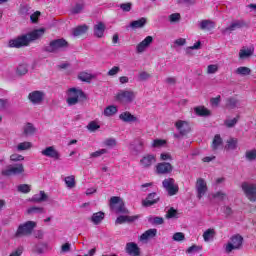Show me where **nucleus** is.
I'll use <instances>...</instances> for the list:
<instances>
[{
  "instance_id": "7ed1b4c3",
  "label": "nucleus",
  "mask_w": 256,
  "mask_h": 256,
  "mask_svg": "<svg viewBox=\"0 0 256 256\" xmlns=\"http://www.w3.org/2000/svg\"><path fill=\"white\" fill-rule=\"evenodd\" d=\"M110 209L117 215H129V210L125 207V202L118 196L110 198Z\"/></svg>"
},
{
  "instance_id": "5fc2aeb1",
  "label": "nucleus",
  "mask_w": 256,
  "mask_h": 256,
  "mask_svg": "<svg viewBox=\"0 0 256 256\" xmlns=\"http://www.w3.org/2000/svg\"><path fill=\"white\" fill-rule=\"evenodd\" d=\"M32 144L31 142H22L18 144L17 151H27V149H31Z\"/></svg>"
},
{
  "instance_id": "f257e3e1",
  "label": "nucleus",
  "mask_w": 256,
  "mask_h": 256,
  "mask_svg": "<svg viewBox=\"0 0 256 256\" xmlns=\"http://www.w3.org/2000/svg\"><path fill=\"white\" fill-rule=\"evenodd\" d=\"M79 101H87V94H85V92H83V90L81 89H77V88L68 89L66 103L70 107H73V105H77Z\"/></svg>"
},
{
  "instance_id": "5701e85b",
  "label": "nucleus",
  "mask_w": 256,
  "mask_h": 256,
  "mask_svg": "<svg viewBox=\"0 0 256 256\" xmlns=\"http://www.w3.org/2000/svg\"><path fill=\"white\" fill-rule=\"evenodd\" d=\"M119 119H120V121H123L124 123H137V121H139L137 116L131 114V112H129V111L122 112L119 115Z\"/></svg>"
},
{
  "instance_id": "20e7f679",
  "label": "nucleus",
  "mask_w": 256,
  "mask_h": 256,
  "mask_svg": "<svg viewBox=\"0 0 256 256\" xmlns=\"http://www.w3.org/2000/svg\"><path fill=\"white\" fill-rule=\"evenodd\" d=\"M35 227H37V222L35 221H27L23 224H20L14 237H16V239H19V237H29V235H32L33 229H35Z\"/></svg>"
},
{
  "instance_id": "c85d7f7f",
  "label": "nucleus",
  "mask_w": 256,
  "mask_h": 256,
  "mask_svg": "<svg viewBox=\"0 0 256 256\" xmlns=\"http://www.w3.org/2000/svg\"><path fill=\"white\" fill-rule=\"evenodd\" d=\"M87 31H89V26L84 24L74 28L72 34L74 35V37H79L81 35H85Z\"/></svg>"
},
{
  "instance_id": "f03ea898",
  "label": "nucleus",
  "mask_w": 256,
  "mask_h": 256,
  "mask_svg": "<svg viewBox=\"0 0 256 256\" xmlns=\"http://www.w3.org/2000/svg\"><path fill=\"white\" fill-rule=\"evenodd\" d=\"M67 48H69V42L60 38L50 41L49 44L43 47V51L46 53H59V51H65Z\"/></svg>"
},
{
  "instance_id": "6e6552de",
  "label": "nucleus",
  "mask_w": 256,
  "mask_h": 256,
  "mask_svg": "<svg viewBox=\"0 0 256 256\" xmlns=\"http://www.w3.org/2000/svg\"><path fill=\"white\" fill-rule=\"evenodd\" d=\"M225 248L226 253H231V251L236 249H241L243 247V237L239 234L233 235Z\"/></svg>"
},
{
  "instance_id": "09e8293b",
  "label": "nucleus",
  "mask_w": 256,
  "mask_h": 256,
  "mask_svg": "<svg viewBox=\"0 0 256 256\" xmlns=\"http://www.w3.org/2000/svg\"><path fill=\"white\" fill-rule=\"evenodd\" d=\"M247 161H256V149L247 150L245 153Z\"/></svg>"
},
{
  "instance_id": "473e14b6",
  "label": "nucleus",
  "mask_w": 256,
  "mask_h": 256,
  "mask_svg": "<svg viewBox=\"0 0 256 256\" xmlns=\"http://www.w3.org/2000/svg\"><path fill=\"white\" fill-rule=\"evenodd\" d=\"M144 25H147V18H140L130 23L132 29H143Z\"/></svg>"
},
{
  "instance_id": "338daca9",
  "label": "nucleus",
  "mask_w": 256,
  "mask_h": 256,
  "mask_svg": "<svg viewBox=\"0 0 256 256\" xmlns=\"http://www.w3.org/2000/svg\"><path fill=\"white\" fill-rule=\"evenodd\" d=\"M222 211L225 217H231V215H233V209L229 206H223Z\"/></svg>"
},
{
  "instance_id": "8fccbe9b",
  "label": "nucleus",
  "mask_w": 256,
  "mask_h": 256,
  "mask_svg": "<svg viewBox=\"0 0 256 256\" xmlns=\"http://www.w3.org/2000/svg\"><path fill=\"white\" fill-rule=\"evenodd\" d=\"M213 237H215V230L214 229H208L203 233L204 241H209L210 239H213Z\"/></svg>"
},
{
  "instance_id": "dca6fc26",
  "label": "nucleus",
  "mask_w": 256,
  "mask_h": 256,
  "mask_svg": "<svg viewBox=\"0 0 256 256\" xmlns=\"http://www.w3.org/2000/svg\"><path fill=\"white\" fill-rule=\"evenodd\" d=\"M172 171L173 165H171L169 162H161L156 166V172L158 175H169V173H172Z\"/></svg>"
},
{
  "instance_id": "37998d69",
  "label": "nucleus",
  "mask_w": 256,
  "mask_h": 256,
  "mask_svg": "<svg viewBox=\"0 0 256 256\" xmlns=\"http://www.w3.org/2000/svg\"><path fill=\"white\" fill-rule=\"evenodd\" d=\"M166 219H178L179 218V213L175 208L171 207L165 215Z\"/></svg>"
},
{
  "instance_id": "72a5a7b5",
  "label": "nucleus",
  "mask_w": 256,
  "mask_h": 256,
  "mask_svg": "<svg viewBox=\"0 0 256 256\" xmlns=\"http://www.w3.org/2000/svg\"><path fill=\"white\" fill-rule=\"evenodd\" d=\"M103 219H105V213L100 211V212L94 213L92 215V217L90 218V221H92V223L94 225H99V223H101V221H103Z\"/></svg>"
},
{
  "instance_id": "3c124183",
  "label": "nucleus",
  "mask_w": 256,
  "mask_h": 256,
  "mask_svg": "<svg viewBox=\"0 0 256 256\" xmlns=\"http://www.w3.org/2000/svg\"><path fill=\"white\" fill-rule=\"evenodd\" d=\"M64 181L68 189H73V187H75V176H67Z\"/></svg>"
},
{
  "instance_id": "c756f323",
  "label": "nucleus",
  "mask_w": 256,
  "mask_h": 256,
  "mask_svg": "<svg viewBox=\"0 0 256 256\" xmlns=\"http://www.w3.org/2000/svg\"><path fill=\"white\" fill-rule=\"evenodd\" d=\"M194 112L196 113V115H198V117H209V115H211V111L205 108V106L195 107Z\"/></svg>"
},
{
  "instance_id": "f3484780",
  "label": "nucleus",
  "mask_w": 256,
  "mask_h": 256,
  "mask_svg": "<svg viewBox=\"0 0 256 256\" xmlns=\"http://www.w3.org/2000/svg\"><path fill=\"white\" fill-rule=\"evenodd\" d=\"M196 191H197V197L199 199H202L205 193H207V182H205V179L198 178L196 181Z\"/></svg>"
},
{
  "instance_id": "ddd939ff",
  "label": "nucleus",
  "mask_w": 256,
  "mask_h": 256,
  "mask_svg": "<svg viewBox=\"0 0 256 256\" xmlns=\"http://www.w3.org/2000/svg\"><path fill=\"white\" fill-rule=\"evenodd\" d=\"M161 201V197L156 192L149 193L145 200L142 201L143 207H153Z\"/></svg>"
},
{
  "instance_id": "b1692460",
  "label": "nucleus",
  "mask_w": 256,
  "mask_h": 256,
  "mask_svg": "<svg viewBox=\"0 0 256 256\" xmlns=\"http://www.w3.org/2000/svg\"><path fill=\"white\" fill-rule=\"evenodd\" d=\"M241 103L239 102V99L235 96H230L225 99V108L226 109H237L240 107Z\"/></svg>"
},
{
  "instance_id": "603ef678",
  "label": "nucleus",
  "mask_w": 256,
  "mask_h": 256,
  "mask_svg": "<svg viewBox=\"0 0 256 256\" xmlns=\"http://www.w3.org/2000/svg\"><path fill=\"white\" fill-rule=\"evenodd\" d=\"M164 145H167V141H165L163 139H155V140H153L151 147L161 148V147H164Z\"/></svg>"
},
{
  "instance_id": "2f4dec72",
  "label": "nucleus",
  "mask_w": 256,
  "mask_h": 256,
  "mask_svg": "<svg viewBox=\"0 0 256 256\" xmlns=\"http://www.w3.org/2000/svg\"><path fill=\"white\" fill-rule=\"evenodd\" d=\"M130 151L132 155H139L143 152V141H138V144H130Z\"/></svg>"
},
{
  "instance_id": "bb28decb",
  "label": "nucleus",
  "mask_w": 256,
  "mask_h": 256,
  "mask_svg": "<svg viewBox=\"0 0 256 256\" xmlns=\"http://www.w3.org/2000/svg\"><path fill=\"white\" fill-rule=\"evenodd\" d=\"M49 196L45 193V191H40L39 194H35L32 196L30 201L32 203H45V201H48Z\"/></svg>"
},
{
  "instance_id": "69168bd1",
  "label": "nucleus",
  "mask_w": 256,
  "mask_h": 256,
  "mask_svg": "<svg viewBox=\"0 0 256 256\" xmlns=\"http://www.w3.org/2000/svg\"><path fill=\"white\" fill-rule=\"evenodd\" d=\"M220 103H221V95H218L217 97L210 99V104L213 107H219Z\"/></svg>"
},
{
  "instance_id": "79ce46f5",
  "label": "nucleus",
  "mask_w": 256,
  "mask_h": 256,
  "mask_svg": "<svg viewBox=\"0 0 256 256\" xmlns=\"http://www.w3.org/2000/svg\"><path fill=\"white\" fill-rule=\"evenodd\" d=\"M253 55V49L251 48H242L239 52V57L241 59H247L248 57H251Z\"/></svg>"
},
{
  "instance_id": "4468645a",
  "label": "nucleus",
  "mask_w": 256,
  "mask_h": 256,
  "mask_svg": "<svg viewBox=\"0 0 256 256\" xmlns=\"http://www.w3.org/2000/svg\"><path fill=\"white\" fill-rule=\"evenodd\" d=\"M41 154L44 155V157H49L50 159H54L55 161H59L61 159V154L53 146L46 147L44 150L41 151Z\"/></svg>"
},
{
  "instance_id": "e433bc0d",
  "label": "nucleus",
  "mask_w": 256,
  "mask_h": 256,
  "mask_svg": "<svg viewBox=\"0 0 256 256\" xmlns=\"http://www.w3.org/2000/svg\"><path fill=\"white\" fill-rule=\"evenodd\" d=\"M117 111H118L117 106L110 105L104 109L103 113H104L105 117H113V115H116Z\"/></svg>"
},
{
  "instance_id": "412c9836",
  "label": "nucleus",
  "mask_w": 256,
  "mask_h": 256,
  "mask_svg": "<svg viewBox=\"0 0 256 256\" xmlns=\"http://www.w3.org/2000/svg\"><path fill=\"white\" fill-rule=\"evenodd\" d=\"M126 253H128V255H132V256H140L141 255V249L139 248L137 243L128 242L126 244Z\"/></svg>"
},
{
  "instance_id": "423d86ee",
  "label": "nucleus",
  "mask_w": 256,
  "mask_h": 256,
  "mask_svg": "<svg viewBox=\"0 0 256 256\" xmlns=\"http://www.w3.org/2000/svg\"><path fill=\"white\" fill-rule=\"evenodd\" d=\"M22 173H25V167L22 163H18L15 165H8L6 169H3L1 171V175L4 177H11L13 175H21Z\"/></svg>"
},
{
  "instance_id": "f704fd0d",
  "label": "nucleus",
  "mask_w": 256,
  "mask_h": 256,
  "mask_svg": "<svg viewBox=\"0 0 256 256\" xmlns=\"http://www.w3.org/2000/svg\"><path fill=\"white\" fill-rule=\"evenodd\" d=\"M221 145H223V138H221V135L216 134L212 141V149L214 151H217V149H219V147H221Z\"/></svg>"
},
{
  "instance_id": "4d7b16f0",
  "label": "nucleus",
  "mask_w": 256,
  "mask_h": 256,
  "mask_svg": "<svg viewBox=\"0 0 256 256\" xmlns=\"http://www.w3.org/2000/svg\"><path fill=\"white\" fill-rule=\"evenodd\" d=\"M107 153H109V151L107 149H100L98 151L92 152L90 154V157L97 158V157H101V155H105Z\"/></svg>"
},
{
  "instance_id": "9d476101",
  "label": "nucleus",
  "mask_w": 256,
  "mask_h": 256,
  "mask_svg": "<svg viewBox=\"0 0 256 256\" xmlns=\"http://www.w3.org/2000/svg\"><path fill=\"white\" fill-rule=\"evenodd\" d=\"M28 45L29 40L27 39V36L25 34L22 36H18L15 39H11L8 42V47L15 49H21V47H27Z\"/></svg>"
},
{
  "instance_id": "c03bdc74",
  "label": "nucleus",
  "mask_w": 256,
  "mask_h": 256,
  "mask_svg": "<svg viewBox=\"0 0 256 256\" xmlns=\"http://www.w3.org/2000/svg\"><path fill=\"white\" fill-rule=\"evenodd\" d=\"M48 245L47 243H41V244H37L34 247V253H37L38 255H43V253H45V249H47Z\"/></svg>"
},
{
  "instance_id": "cd10ccee",
  "label": "nucleus",
  "mask_w": 256,
  "mask_h": 256,
  "mask_svg": "<svg viewBox=\"0 0 256 256\" xmlns=\"http://www.w3.org/2000/svg\"><path fill=\"white\" fill-rule=\"evenodd\" d=\"M154 237H157V229H149L140 236V241H148Z\"/></svg>"
},
{
  "instance_id": "0e129e2a",
  "label": "nucleus",
  "mask_w": 256,
  "mask_h": 256,
  "mask_svg": "<svg viewBox=\"0 0 256 256\" xmlns=\"http://www.w3.org/2000/svg\"><path fill=\"white\" fill-rule=\"evenodd\" d=\"M170 23H177L178 21H181V14L179 13H173L169 16Z\"/></svg>"
},
{
  "instance_id": "f8f14e48",
  "label": "nucleus",
  "mask_w": 256,
  "mask_h": 256,
  "mask_svg": "<svg viewBox=\"0 0 256 256\" xmlns=\"http://www.w3.org/2000/svg\"><path fill=\"white\" fill-rule=\"evenodd\" d=\"M28 100L32 105H41L45 101V92L35 90L28 94Z\"/></svg>"
},
{
  "instance_id": "2eb2a0df",
  "label": "nucleus",
  "mask_w": 256,
  "mask_h": 256,
  "mask_svg": "<svg viewBox=\"0 0 256 256\" xmlns=\"http://www.w3.org/2000/svg\"><path fill=\"white\" fill-rule=\"evenodd\" d=\"M175 127L182 137H185V135L191 132V126H189V122L187 121L178 120L175 123Z\"/></svg>"
},
{
  "instance_id": "a211bd4d",
  "label": "nucleus",
  "mask_w": 256,
  "mask_h": 256,
  "mask_svg": "<svg viewBox=\"0 0 256 256\" xmlns=\"http://www.w3.org/2000/svg\"><path fill=\"white\" fill-rule=\"evenodd\" d=\"M26 38L28 40V44L31 43V41H37V39H41L43 35H45V28H40L33 30L32 32L25 34Z\"/></svg>"
},
{
  "instance_id": "ea45409f",
  "label": "nucleus",
  "mask_w": 256,
  "mask_h": 256,
  "mask_svg": "<svg viewBox=\"0 0 256 256\" xmlns=\"http://www.w3.org/2000/svg\"><path fill=\"white\" fill-rule=\"evenodd\" d=\"M236 75H242L246 77L247 75H251V69L249 67L241 66L235 70Z\"/></svg>"
},
{
  "instance_id": "aec40b11",
  "label": "nucleus",
  "mask_w": 256,
  "mask_h": 256,
  "mask_svg": "<svg viewBox=\"0 0 256 256\" xmlns=\"http://www.w3.org/2000/svg\"><path fill=\"white\" fill-rule=\"evenodd\" d=\"M151 43H153V37L147 36L143 41H141L136 46V52L137 53H145V50L151 46Z\"/></svg>"
},
{
  "instance_id": "1a4fd4ad",
  "label": "nucleus",
  "mask_w": 256,
  "mask_h": 256,
  "mask_svg": "<svg viewBox=\"0 0 256 256\" xmlns=\"http://www.w3.org/2000/svg\"><path fill=\"white\" fill-rule=\"evenodd\" d=\"M162 187H164L170 197H173V195H177V193H179V186L175 184V179L173 178L164 179L162 182Z\"/></svg>"
},
{
  "instance_id": "4c0bfd02",
  "label": "nucleus",
  "mask_w": 256,
  "mask_h": 256,
  "mask_svg": "<svg viewBox=\"0 0 256 256\" xmlns=\"http://www.w3.org/2000/svg\"><path fill=\"white\" fill-rule=\"evenodd\" d=\"M85 9V3H77L75 6L71 9L72 15H79V13H83V10Z\"/></svg>"
},
{
  "instance_id": "de8ad7c7",
  "label": "nucleus",
  "mask_w": 256,
  "mask_h": 256,
  "mask_svg": "<svg viewBox=\"0 0 256 256\" xmlns=\"http://www.w3.org/2000/svg\"><path fill=\"white\" fill-rule=\"evenodd\" d=\"M17 191L19 193H24V194L31 193V185H29V184H20L17 187Z\"/></svg>"
},
{
  "instance_id": "49530a36",
  "label": "nucleus",
  "mask_w": 256,
  "mask_h": 256,
  "mask_svg": "<svg viewBox=\"0 0 256 256\" xmlns=\"http://www.w3.org/2000/svg\"><path fill=\"white\" fill-rule=\"evenodd\" d=\"M149 223H152V225H163V223H165V220L163 219V217H149L148 218Z\"/></svg>"
},
{
  "instance_id": "13d9d810",
  "label": "nucleus",
  "mask_w": 256,
  "mask_h": 256,
  "mask_svg": "<svg viewBox=\"0 0 256 256\" xmlns=\"http://www.w3.org/2000/svg\"><path fill=\"white\" fill-rule=\"evenodd\" d=\"M213 199H219V201H225L227 194L225 192L218 191L212 194Z\"/></svg>"
},
{
  "instance_id": "c9c22d12",
  "label": "nucleus",
  "mask_w": 256,
  "mask_h": 256,
  "mask_svg": "<svg viewBox=\"0 0 256 256\" xmlns=\"http://www.w3.org/2000/svg\"><path fill=\"white\" fill-rule=\"evenodd\" d=\"M28 215H43L45 213V208L43 207H37V206H32L28 208L27 210Z\"/></svg>"
},
{
  "instance_id": "4be33fe9",
  "label": "nucleus",
  "mask_w": 256,
  "mask_h": 256,
  "mask_svg": "<svg viewBox=\"0 0 256 256\" xmlns=\"http://www.w3.org/2000/svg\"><path fill=\"white\" fill-rule=\"evenodd\" d=\"M105 29H107L105 23L97 22V24H95L93 27L94 37H97L98 39H103V36L105 35Z\"/></svg>"
},
{
  "instance_id": "6e6d98bb",
  "label": "nucleus",
  "mask_w": 256,
  "mask_h": 256,
  "mask_svg": "<svg viewBox=\"0 0 256 256\" xmlns=\"http://www.w3.org/2000/svg\"><path fill=\"white\" fill-rule=\"evenodd\" d=\"M219 71V66L217 64H210L207 67L208 75H213Z\"/></svg>"
},
{
  "instance_id": "bf43d9fd",
  "label": "nucleus",
  "mask_w": 256,
  "mask_h": 256,
  "mask_svg": "<svg viewBox=\"0 0 256 256\" xmlns=\"http://www.w3.org/2000/svg\"><path fill=\"white\" fill-rule=\"evenodd\" d=\"M203 249V247L201 246H197V245H192L190 246L187 250L186 253L192 254V253H199V251H201Z\"/></svg>"
},
{
  "instance_id": "7c9ffc66",
  "label": "nucleus",
  "mask_w": 256,
  "mask_h": 256,
  "mask_svg": "<svg viewBox=\"0 0 256 256\" xmlns=\"http://www.w3.org/2000/svg\"><path fill=\"white\" fill-rule=\"evenodd\" d=\"M37 131V128L33 125V123H26V125L23 128V133L26 137H29V135H35Z\"/></svg>"
},
{
  "instance_id": "774afa93",
  "label": "nucleus",
  "mask_w": 256,
  "mask_h": 256,
  "mask_svg": "<svg viewBox=\"0 0 256 256\" xmlns=\"http://www.w3.org/2000/svg\"><path fill=\"white\" fill-rule=\"evenodd\" d=\"M101 126H99L95 121L90 122L87 125L88 131H97Z\"/></svg>"
},
{
  "instance_id": "58836bf2",
  "label": "nucleus",
  "mask_w": 256,
  "mask_h": 256,
  "mask_svg": "<svg viewBox=\"0 0 256 256\" xmlns=\"http://www.w3.org/2000/svg\"><path fill=\"white\" fill-rule=\"evenodd\" d=\"M237 143H238L237 139L230 138L229 140H227L225 149H227V151H235V149H237Z\"/></svg>"
},
{
  "instance_id": "a18cd8bd",
  "label": "nucleus",
  "mask_w": 256,
  "mask_h": 256,
  "mask_svg": "<svg viewBox=\"0 0 256 256\" xmlns=\"http://www.w3.org/2000/svg\"><path fill=\"white\" fill-rule=\"evenodd\" d=\"M17 75H19L20 77H23V75H27V73H29V69L27 68L26 64H20L17 67L16 70Z\"/></svg>"
},
{
  "instance_id": "864d4df0",
  "label": "nucleus",
  "mask_w": 256,
  "mask_h": 256,
  "mask_svg": "<svg viewBox=\"0 0 256 256\" xmlns=\"http://www.w3.org/2000/svg\"><path fill=\"white\" fill-rule=\"evenodd\" d=\"M238 122H239V116H237L236 118H233L231 120H225L224 125L226 127H228L229 129H231L232 127L236 126Z\"/></svg>"
},
{
  "instance_id": "39448f33",
  "label": "nucleus",
  "mask_w": 256,
  "mask_h": 256,
  "mask_svg": "<svg viewBox=\"0 0 256 256\" xmlns=\"http://www.w3.org/2000/svg\"><path fill=\"white\" fill-rule=\"evenodd\" d=\"M137 94L133 90H119L115 96L118 103H123L125 105L133 103Z\"/></svg>"
},
{
  "instance_id": "393cba45",
  "label": "nucleus",
  "mask_w": 256,
  "mask_h": 256,
  "mask_svg": "<svg viewBox=\"0 0 256 256\" xmlns=\"http://www.w3.org/2000/svg\"><path fill=\"white\" fill-rule=\"evenodd\" d=\"M137 219H139V216L120 215L115 220V224L123 225V223H133L134 221H137Z\"/></svg>"
},
{
  "instance_id": "052dcab7",
  "label": "nucleus",
  "mask_w": 256,
  "mask_h": 256,
  "mask_svg": "<svg viewBox=\"0 0 256 256\" xmlns=\"http://www.w3.org/2000/svg\"><path fill=\"white\" fill-rule=\"evenodd\" d=\"M120 9H122V11H124L125 13H129V11H131V8L133 7V4L131 2H127V3H122L120 4Z\"/></svg>"
},
{
  "instance_id": "6ab92c4d",
  "label": "nucleus",
  "mask_w": 256,
  "mask_h": 256,
  "mask_svg": "<svg viewBox=\"0 0 256 256\" xmlns=\"http://www.w3.org/2000/svg\"><path fill=\"white\" fill-rule=\"evenodd\" d=\"M154 163H157V158L153 154H147L140 160V165L144 169H149Z\"/></svg>"
},
{
  "instance_id": "e2e57ef3",
  "label": "nucleus",
  "mask_w": 256,
  "mask_h": 256,
  "mask_svg": "<svg viewBox=\"0 0 256 256\" xmlns=\"http://www.w3.org/2000/svg\"><path fill=\"white\" fill-rule=\"evenodd\" d=\"M119 71H121V68L119 66H114L107 72V75L108 77H115Z\"/></svg>"
},
{
  "instance_id": "0eeeda50",
  "label": "nucleus",
  "mask_w": 256,
  "mask_h": 256,
  "mask_svg": "<svg viewBox=\"0 0 256 256\" xmlns=\"http://www.w3.org/2000/svg\"><path fill=\"white\" fill-rule=\"evenodd\" d=\"M241 189L247 197L248 200H250L252 203H255L256 201V184L249 183V182H243L241 184Z\"/></svg>"
},
{
  "instance_id": "9b49d317",
  "label": "nucleus",
  "mask_w": 256,
  "mask_h": 256,
  "mask_svg": "<svg viewBox=\"0 0 256 256\" xmlns=\"http://www.w3.org/2000/svg\"><path fill=\"white\" fill-rule=\"evenodd\" d=\"M243 27H247V23L245 22V20H234L232 21L230 26L222 30V34L229 35L233 33V31H237V29H243Z\"/></svg>"
},
{
  "instance_id": "680f3d73",
  "label": "nucleus",
  "mask_w": 256,
  "mask_h": 256,
  "mask_svg": "<svg viewBox=\"0 0 256 256\" xmlns=\"http://www.w3.org/2000/svg\"><path fill=\"white\" fill-rule=\"evenodd\" d=\"M106 147H117V140L115 138H108L104 141Z\"/></svg>"
},
{
  "instance_id": "a878e982",
  "label": "nucleus",
  "mask_w": 256,
  "mask_h": 256,
  "mask_svg": "<svg viewBox=\"0 0 256 256\" xmlns=\"http://www.w3.org/2000/svg\"><path fill=\"white\" fill-rule=\"evenodd\" d=\"M198 27L201 31H211L212 29H215V22L212 20H201L198 23Z\"/></svg>"
},
{
  "instance_id": "a19ab883",
  "label": "nucleus",
  "mask_w": 256,
  "mask_h": 256,
  "mask_svg": "<svg viewBox=\"0 0 256 256\" xmlns=\"http://www.w3.org/2000/svg\"><path fill=\"white\" fill-rule=\"evenodd\" d=\"M78 79L80 81H83L84 83H91V80L93 79V75L87 72H81L78 75Z\"/></svg>"
}]
</instances>
